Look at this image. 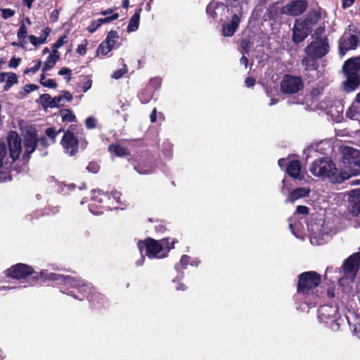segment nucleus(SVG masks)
<instances>
[{
  "mask_svg": "<svg viewBox=\"0 0 360 360\" xmlns=\"http://www.w3.org/2000/svg\"><path fill=\"white\" fill-rule=\"evenodd\" d=\"M7 140L9 157L7 155L6 145L0 142V182L11 179L10 167L13 162L19 158L22 150L21 140L16 132H10Z\"/></svg>",
  "mask_w": 360,
  "mask_h": 360,
  "instance_id": "f257e3e1",
  "label": "nucleus"
},
{
  "mask_svg": "<svg viewBox=\"0 0 360 360\" xmlns=\"http://www.w3.org/2000/svg\"><path fill=\"white\" fill-rule=\"evenodd\" d=\"M309 170L314 176L322 179L329 178L330 181L334 184L341 183L345 179H349L350 176L356 174L355 172L350 174L345 172L336 174L335 166L328 158H321L314 160L311 165Z\"/></svg>",
  "mask_w": 360,
  "mask_h": 360,
  "instance_id": "f03ea898",
  "label": "nucleus"
},
{
  "mask_svg": "<svg viewBox=\"0 0 360 360\" xmlns=\"http://www.w3.org/2000/svg\"><path fill=\"white\" fill-rule=\"evenodd\" d=\"M174 239L169 243L168 238H165L160 241L152 238H148L138 243V248L143 252L146 250V255L149 258H163L167 256V252L174 248L175 243Z\"/></svg>",
  "mask_w": 360,
  "mask_h": 360,
  "instance_id": "7ed1b4c3",
  "label": "nucleus"
},
{
  "mask_svg": "<svg viewBox=\"0 0 360 360\" xmlns=\"http://www.w3.org/2000/svg\"><path fill=\"white\" fill-rule=\"evenodd\" d=\"M347 79L344 82L346 91H354L360 83V56L347 60L343 66Z\"/></svg>",
  "mask_w": 360,
  "mask_h": 360,
  "instance_id": "20e7f679",
  "label": "nucleus"
},
{
  "mask_svg": "<svg viewBox=\"0 0 360 360\" xmlns=\"http://www.w3.org/2000/svg\"><path fill=\"white\" fill-rule=\"evenodd\" d=\"M360 267V252H356L347 259L343 265V276L339 279L342 286H349L354 281Z\"/></svg>",
  "mask_w": 360,
  "mask_h": 360,
  "instance_id": "39448f33",
  "label": "nucleus"
},
{
  "mask_svg": "<svg viewBox=\"0 0 360 360\" xmlns=\"http://www.w3.org/2000/svg\"><path fill=\"white\" fill-rule=\"evenodd\" d=\"M41 277L44 279L52 280V281H60V283L64 285H68L72 288H77L78 290L82 293H88L91 292V287L89 285H86L82 280H76L72 277H65L60 274L54 273H46V271L41 272Z\"/></svg>",
  "mask_w": 360,
  "mask_h": 360,
  "instance_id": "423d86ee",
  "label": "nucleus"
},
{
  "mask_svg": "<svg viewBox=\"0 0 360 360\" xmlns=\"http://www.w3.org/2000/svg\"><path fill=\"white\" fill-rule=\"evenodd\" d=\"M321 281L320 276L315 271L302 274L297 285V290L303 294H308L311 290L317 287Z\"/></svg>",
  "mask_w": 360,
  "mask_h": 360,
  "instance_id": "0eeeda50",
  "label": "nucleus"
},
{
  "mask_svg": "<svg viewBox=\"0 0 360 360\" xmlns=\"http://www.w3.org/2000/svg\"><path fill=\"white\" fill-rule=\"evenodd\" d=\"M328 51V45L326 39L320 37L311 42L305 48L306 55H309L314 58H321Z\"/></svg>",
  "mask_w": 360,
  "mask_h": 360,
  "instance_id": "6e6552de",
  "label": "nucleus"
},
{
  "mask_svg": "<svg viewBox=\"0 0 360 360\" xmlns=\"http://www.w3.org/2000/svg\"><path fill=\"white\" fill-rule=\"evenodd\" d=\"M303 88V82L300 77L286 75L281 82V90L284 94H295Z\"/></svg>",
  "mask_w": 360,
  "mask_h": 360,
  "instance_id": "1a4fd4ad",
  "label": "nucleus"
},
{
  "mask_svg": "<svg viewBox=\"0 0 360 360\" xmlns=\"http://www.w3.org/2000/svg\"><path fill=\"white\" fill-rule=\"evenodd\" d=\"M359 41L357 32H351L350 30L345 32L340 39L339 51L341 56H344L349 50L355 49Z\"/></svg>",
  "mask_w": 360,
  "mask_h": 360,
  "instance_id": "9d476101",
  "label": "nucleus"
},
{
  "mask_svg": "<svg viewBox=\"0 0 360 360\" xmlns=\"http://www.w3.org/2000/svg\"><path fill=\"white\" fill-rule=\"evenodd\" d=\"M60 144L64 152L70 156L74 155L78 151V141L72 132L67 131L64 134Z\"/></svg>",
  "mask_w": 360,
  "mask_h": 360,
  "instance_id": "9b49d317",
  "label": "nucleus"
},
{
  "mask_svg": "<svg viewBox=\"0 0 360 360\" xmlns=\"http://www.w3.org/2000/svg\"><path fill=\"white\" fill-rule=\"evenodd\" d=\"M34 272L32 266L25 264H15L6 271L8 276L15 279L24 278Z\"/></svg>",
  "mask_w": 360,
  "mask_h": 360,
  "instance_id": "f8f14e48",
  "label": "nucleus"
},
{
  "mask_svg": "<svg viewBox=\"0 0 360 360\" xmlns=\"http://www.w3.org/2000/svg\"><path fill=\"white\" fill-rule=\"evenodd\" d=\"M338 309L332 305H323L318 311V317L320 321L326 323H332L337 320Z\"/></svg>",
  "mask_w": 360,
  "mask_h": 360,
  "instance_id": "ddd939ff",
  "label": "nucleus"
},
{
  "mask_svg": "<svg viewBox=\"0 0 360 360\" xmlns=\"http://www.w3.org/2000/svg\"><path fill=\"white\" fill-rule=\"evenodd\" d=\"M307 7V3L304 0H295L287 4L282 8V13L290 15H298L302 13Z\"/></svg>",
  "mask_w": 360,
  "mask_h": 360,
  "instance_id": "4468645a",
  "label": "nucleus"
},
{
  "mask_svg": "<svg viewBox=\"0 0 360 360\" xmlns=\"http://www.w3.org/2000/svg\"><path fill=\"white\" fill-rule=\"evenodd\" d=\"M342 162L345 165L360 166V153L350 147H344L342 150Z\"/></svg>",
  "mask_w": 360,
  "mask_h": 360,
  "instance_id": "2eb2a0df",
  "label": "nucleus"
},
{
  "mask_svg": "<svg viewBox=\"0 0 360 360\" xmlns=\"http://www.w3.org/2000/svg\"><path fill=\"white\" fill-rule=\"evenodd\" d=\"M348 210L354 216L360 213V191H352L347 195Z\"/></svg>",
  "mask_w": 360,
  "mask_h": 360,
  "instance_id": "dca6fc26",
  "label": "nucleus"
},
{
  "mask_svg": "<svg viewBox=\"0 0 360 360\" xmlns=\"http://www.w3.org/2000/svg\"><path fill=\"white\" fill-rule=\"evenodd\" d=\"M310 31L309 27H307L304 22L298 20H296L293 29V41L295 43L302 41L307 37Z\"/></svg>",
  "mask_w": 360,
  "mask_h": 360,
  "instance_id": "f3484780",
  "label": "nucleus"
},
{
  "mask_svg": "<svg viewBox=\"0 0 360 360\" xmlns=\"http://www.w3.org/2000/svg\"><path fill=\"white\" fill-rule=\"evenodd\" d=\"M121 194L115 191L111 193V196H108V194L102 192L100 190H94L92 191V200L94 202H101L103 200V198H108L109 200H115L116 202H120Z\"/></svg>",
  "mask_w": 360,
  "mask_h": 360,
  "instance_id": "a211bd4d",
  "label": "nucleus"
},
{
  "mask_svg": "<svg viewBox=\"0 0 360 360\" xmlns=\"http://www.w3.org/2000/svg\"><path fill=\"white\" fill-rule=\"evenodd\" d=\"M240 22L239 17L235 14L232 16L231 20L229 22L225 23L223 25L222 34L226 37L232 36L236 31Z\"/></svg>",
  "mask_w": 360,
  "mask_h": 360,
  "instance_id": "6ab92c4d",
  "label": "nucleus"
},
{
  "mask_svg": "<svg viewBox=\"0 0 360 360\" xmlns=\"http://www.w3.org/2000/svg\"><path fill=\"white\" fill-rule=\"evenodd\" d=\"M286 172L290 176L295 179H302L303 176L301 172L300 162L297 160H291L289 162Z\"/></svg>",
  "mask_w": 360,
  "mask_h": 360,
  "instance_id": "aec40b11",
  "label": "nucleus"
},
{
  "mask_svg": "<svg viewBox=\"0 0 360 360\" xmlns=\"http://www.w3.org/2000/svg\"><path fill=\"white\" fill-rule=\"evenodd\" d=\"M24 145L27 154L30 155L34 151L37 146V136L34 131L27 133Z\"/></svg>",
  "mask_w": 360,
  "mask_h": 360,
  "instance_id": "412c9836",
  "label": "nucleus"
},
{
  "mask_svg": "<svg viewBox=\"0 0 360 360\" xmlns=\"http://www.w3.org/2000/svg\"><path fill=\"white\" fill-rule=\"evenodd\" d=\"M320 18V11L314 10L310 11L304 19H300L298 20L304 22L307 27H309V30H311L312 27L319 22Z\"/></svg>",
  "mask_w": 360,
  "mask_h": 360,
  "instance_id": "4be33fe9",
  "label": "nucleus"
},
{
  "mask_svg": "<svg viewBox=\"0 0 360 360\" xmlns=\"http://www.w3.org/2000/svg\"><path fill=\"white\" fill-rule=\"evenodd\" d=\"M310 188L307 187L299 188L292 191L288 198L287 201L290 202H294L295 200L307 196L309 194Z\"/></svg>",
  "mask_w": 360,
  "mask_h": 360,
  "instance_id": "5701e85b",
  "label": "nucleus"
},
{
  "mask_svg": "<svg viewBox=\"0 0 360 360\" xmlns=\"http://www.w3.org/2000/svg\"><path fill=\"white\" fill-rule=\"evenodd\" d=\"M59 58V52L57 50H53V53L48 56L46 60L44 63V67L42 68L43 72H47L52 69L56 65V62L58 60Z\"/></svg>",
  "mask_w": 360,
  "mask_h": 360,
  "instance_id": "b1692460",
  "label": "nucleus"
},
{
  "mask_svg": "<svg viewBox=\"0 0 360 360\" xmlns=\"http://www.w3.org/2000/svg\"><path fill=\"white\" fill-rule=\"evenodd\" d=\"M141 11V8L136 10L134 15L131 18L127 26L128 32H133L138 30L139 26Z\"/></svg>",
  "mask_w": 360,
  "mask_h": 360,
  "instance_id": "393cba45",
  "label": "nucleus"
},
{
  "mask_svg": "<svg viewBox=\"0 0 360 360\" xmlns=\"http://www.w3.org/2000/svg\"><path fill=\"white\" fill-rule=\"evenodd\" d=\"M346 116L353 120H360V105L354 102L347 110Z\"/></svg>",
  "mask_w": 360,
  "mask_h": 360,
  "instance_id": "a878e982",
  "label": "nucleus"
},
{
  "mask_svg": "<svg viewBox=\"0 0 360 360\" xmlns=\"http://www.w3.org/2000/svg\"><path fill=\"white\" fill-rule=\"evenodd\" d=\"M318 58H314L309 55H306L302 60V64L305 68L306 70H314L317 68L316 60Z\"/></svg>",
  "mask_w": 360,
  "mask_h": 360,
  "instance_id": "bb28decb",
  "label": "nucleus"
},
{
  "mask_svg": "<svg viewBox=\"0 0 360 360\" xmlns=\"http://www.w3.org/2000/svg\"><path fill=\"white\" fill-rule=\"evenodd\" d=\"M49 29L46 28L45 31H44V34H42L41 36H40L39 37H37L34 35H30L29 37L30 41L34 46H38L39 44H42L46 41V38L49 35Z\"/></svg>",
  "mask_w": 360,
  "mask_h": 360,
  "instance_id": "cd10ccee",
  "label": "nucleus"
},
{
  "mask_svg": "<svg viewBox=\"0 0 360 360\" xmlns=\"http://www.w3.org/2000/svg\"><path fill=\"white\" fill-rule=\"evenodd\" d=\"M109 150L113 152L119 157H124L129 155L128 150L120 145H110L109 146Z\"/></svg>",
  "mask_w": 360,
  "mask_h": 360,
  "instance_id": "c85d7f7f",
  "label": "nucleus"
},
{
  "mask_svg": "<svg viewBox=\"0 0 360 360\" xmlns=\"http://www.w3.org/2000/svg\"><path fill=\"white\" fill-rule=\"evenodd\" d=\"M4 82H6V84L4 89L8 91L13 84L18 82L16 75L13 72H8Z\"/></svg>",
  "mask_w": 360,
  "mask_h": 360,
  "instance_id": "c756f323",
  "label": "nucleus"
},
{
  "mask_svg": "<svg viewBox=\"0 0 360 360\" xmlns=\"http://www.w3.org/2000/svg\"><path fill=\"white\" fill-rule=\"evenodd\" d=\"M119 39V35L115 31H110L108 32L105 40L104 41L108 45H109L111 48L113 49L115 44L117 43Z\"/></svg>",
  "mask_w": 360,
  "mask_h": 360,
  "instance_id": "7c9ffc66",
  "label": "nucleus"
},
{
  "mask_svg": "<svg viewBox=\"0 0 360 360\" xmlns=\"http://www.w3.org/2000/svg\"><path fill=\"white\" fill-rule=\"evenodd\" d=\"M60 115L62 117L63 121L72 122L76 120V117L72 112L68 109H63L60 112Z\"/></svg>",
  "mask_w": 360,
  "mask_h": 360,
  "instance_id": "2f4dec72",
  "label": "nucleus"
},
{
  "mask_svg": "<svg viewBox=\"0 0 360 360\" xmlns=\"http://www.w3.org/2000/svg\"><path fill=\"white\" fill-rule=\"evenodd\" d=\"M61 131L60 129L56 131L55 129L49 127L46 129V135L50 139V143H54L56 142V138L58 134Z\"/></svg>",
  "mask_w": 360,
  "mask_h": 360,
  "instance_id": "473e14b6",
  "label": "nucleus"
},
{
  "mask_svg": "<svg viewBox=\"0 0 360 360\" xmlns=\"http://www.w3.org/2000/svg\"><path fill=\"white\" fill-rule=\"evenodd\" d=\"M112 48H111L108 44H106L105 41H103L98 46L97 49V54L98 55H103L105 56L109 52L112 51Z\"/></svg>",
  "mask_w": 360,
  "mask_h": 360,
  "instance_id": "72a5a7b5",
  "label": "nucleus"
},
{
  "mask_svg": "<svg viewBox=\"0 0 360 360\" xmlns=\"http://www.w3.org/2000/svg\"><path fill=\"white\" fill-rule=\"evenodd\" d=\"M53 98L49 94H43L40 96V101L44 108H50Z\"/></svg>",
  "mask_w": 360,
  "mask_h": 360,
  "instance_id": "f704fd0d",
  "label": "nucleus"
},
{
  "mask_svg": "<svg viewBox=\"0 0 360 360\" xmlns=\"http://www.w3.org/2000/svg\"><path fill=\"white\" fill-rule=\"evenodd\" d=\"M64 104L63 96H58L53 98L52 104L50 105V108H57Z\"/></svg>",
  "mask_w": 360,
  "mask_h": 360,
  "instance_id": "c9c22d12",
  "label": "nucleus"
},
{
  "mask_svg": "<svg viewBox=\"0 0 360 360\" xmlns=\"http://www.w3.org/2000/svg\"><path fill=\"white\" fill-rule=\"evenodd\" d=\"M27 27H26L25 25L24 24V21H22L21 25L18 32V37L19 39H25L27 37Z\"/></svg>",
  "mask_w": 360,
  "mask_h": 360,
  "instance_id": "e433bc0d",
  "label": "nucleus"
},
{
  "mask_svg": "<svg viewBox=\"0 0 360 360\" xmlns=\"http://www.w3.org/2000/svg\"><path fill=\"white\" fill-rule=\"evenodd\" d=\"M41 61L37 60L35 62V65L32 68H27V69L25 70L24 74L28 75L30 73H35L37 71H38L39 70V68H41Z\"/></svg>",
  "mask_w": 360,
  "mask_h": 360,
  "instance_id": "4c0bfd02",
  "label": "nucleus"
},
{
  "mask_svg": "<svg viewBox=\"0 0 360 360\" xmlns=\"http://www.w3.org/2000/svg\"><path fill=\"white\" fill-rule=\"evenodd\" d=\"M119 18V14L115 13H113L112 15L104 18H100L98 19L101 25H103L104 23L110 22L112 20H115Z\"/></svg>",
  "mask_w": 360,
  "mask_h": 360,
  "instance_id": "58836bf2",
  "label": "nucleus"
},
{
  "mask_svg": "<svg viewBox=\"0 0 360 360\" xmlns=\"http://www.w3.org/2000/svg\"><path fill=\"white\" fill-rule=\"evenodd\" d=\"M97 120L94 117H89L86 120V127L88 129H94L96 127Z\"/></svg>",
  "mask_w": 360,
  "mask_h": 360,
  "instance_id": "ea45409f",
  "label": "nucleus"
},
{
  "mask_svg": "<svg viewBox=\"0 0 360 360\" xmlns=\"http://www.w3.org/2000/svg\"><path fill=\"white\" fill-rule=\"evenodd\" d=\"M127 72V67L126 65H124V68H121L120 70H117L116 71L114 72L113 75H112V77L114 79H120V77H122L125 73Z\"/></svg>",
  "mask_w": 360,
  "mask_h": 360,
  "instance_id": "a19ab883",
  "label": "nucleus"
},
{
  "mask_svg": "<svg viewBox=\"0 0 360 360\" xmlns=\"http://www.w3.org/2000/svg\"><path fill=\"white\" fill-rule=\"evenodd\" d=\"M66 37L63 36L58 39L53 44V50H57L58 49L60 48L62 46H63L64 44L66 43Z\"/></svg>",
  "mask_w": 360,
  "mask_h": 360,
  "instance_id": "79ce46f5",
  "label": "nucleus"
},
{
  "mask_svg": "<svg viewBox=\"0 0 360 360\" xmlns=\"http://www.w3.org/2000/svg\"><path fill=\"white\" fill-rule=\"evenodd\" d=\"M2 17L4 19H8L15 14V11L10 8H4L1 10Z\"/></svg>",
  "mask_w": 360,
  "mask_h": 360,
  "instance_id": "37998d69",
  "label": "nucleus"
},
{
  "mask_svg": "<svg viewBox=\"0 0 360 360\" xmlns=\"http://www.w3.org/2000/svg\"><path fill=\"white\" fill-rule=\"evenodd\" d=\"M101 25L99 21L94 20L91 22V25L88 27V31L91 33L94 32Z\"/></svg>",
  "mask_w": 360,
  "mask_h": 360,
  "instance_id": "c03bdc74",
  "label": "nucleus"
},
{
  "mask_svg": "<svg viewBox=\"0 0 360 360\" xmlns=\"http://www.w3.org/2000/svg\"><path fill=\"white\" fill-rule=\"evenodd\" d=\"M42 85L49 88H56L57 84L55 80L52 79H48L47 80L42 81Z\"/></svg>",
  "mask_w": 360,
  "mask_h": 360,
  "instance_id": "a18cd8bd",
  "label": "nucleus"
},
{
  "mask_svg": "<svg viewBox=\"0 0 360 360\" xmlns=\"http://www.w3.org/2000/svg\"><path fill=\"white\" fill-rule=\"evenodd\" d=\"M71 70L68 68H63L59 72L60 75H67L66 80L69 82L70 80Z\"/></svg>",
  "mask_w": 360,
  "mask_h": 360,
  "instance_id": "49530a36",
  "label": "nucleus"
},
{
  "mask_svg": "<svg viewBox=\"0 0 360 360\" xmlns=\"http://www.w3.org/2000/svg\"><path fill=\"white\" fill-rule=\"evenodd\" d=\"M86 169L92 173H96L99 170V166L97 163L90 162Z\"/></svg>",
  "mask_w": 360,
  "mask_h": 360,
  "instance_id": "de8ad7c7",
  "label": "nucleus"
},
{
  "mask_svg": "<svg viewBox=\"0 0 360 360\" xmlns=\"http://www.w3.org/2000/svg\"><path fill=\"white\" fill-rule=\"evenodd\" d=\"M337 108H338V115H335L333 114V108H330V110H329V112L330 113V115H331V116H332V117H336L335 120H336L337 122H338V121H339V117H340V113H342V111H343V107H342V105L341 104H339V105L337 106Z\"/></svg>",
  "mask_w": 360,
  "mask_h": 360,
  "instance_id": "09e8293b",
  "label": "nucleus"
},
{
  "mask_svg": "<svg viewBox=\"0 0 360 360\" xmlns=\"http://www.w3.org/2000/svg\"><path fill=\"white\" fill-rule=\"evenodd\" d=\"M77 53L82 56L85 55L86 53V45L79 44L77 49Z\"/></svg>",
  "mask_w": 360,
  "mask_h": 360,
  "instance_id": "8fccbe9b",
  "label": "nucleus"
},
{
  "mask_svg": "<svg viewBox=\"0 0 360 360\" xmlns=\"http://www.w3.org/2000/svg\"><path fill=\"white\" fill-rule=\"evenodd\" d=\"M20 62V58H13L10 61H9V67L11 68H16L19 63Z\"/></svg>",
  "mask_w": 360,
  "mask_h": 360,
  "instance_id": "3c124183",
  "label": "nucleus"
},
{
  "mask_svg": "<svg viewBox=\"0 0 360 360\" xmlns=\"http://www.w3.org/2000/svg\"><path fill=\"white\" fill-rule=\"evenodd\" d=\"M297 212L302 214H307L308 213V208L305 206H297Z\"/></svg>",
  "mask_w": 360,
  "mask_h": 360,
  "instance_id": "603ef678",
  "label": "nucleus"
},
{
  "mask_svg": "<svg viewBox=\"0 0 360 360\" xmlns=\"http://www.w3.org/2000/svg\"><path fill=\"white\" fill-rule=\"evenodd\" d=\"M245 85H246L248 87H250V86H252L255 84V79H254V78H252V77H247V78L245 79Z\"/></svg>",
  "mask_w": 360,
  "mask_h": 360,
  "instance_id": "864d4df0",
  "label": "nucleus"
},
{
  "mask_svg": "<svg viewBox=\"0 0 360 360\" xmlns=\"http://www.w3.org/2000/svg\"><path fill=\"white\" fill-rule=\"evenodd\" d=\"M92 84V81L91 79H88L84 84L82 87L83 91L86 92L91 87Z\"/></svg>",
  "mask_w": 360,
  "mask_h": 360,
  "instance_id": "5fc2aeb1",
  "label": "nucleus"
},
{
  "mask_svg": "<svg viewBox=\"0 0 360 360\" xmlns=\"http://www.w3.org/2000/svg\"><path fill=\"white\" fill-rule=\"evenodd\" d=\"M63 96V101L65 100L67 101H70L72 99V96L71 94L68 91H63V94L61 95Z\"/></svg>",
  "mask_w": 360,
  "mask_h": 360,
  "instance_id": "6e6d98bb",
  "label": "nucleus"
},
{
  "mask_svg": "<svg viewBox=\"0 0 360 360\" xmlns=\"http://www.w3.org/2000/svg\"><path fill=\"white\" fill-rule=\"evenodd\" d=\"M189 261L190 258L188 256L184 255L182 256L180 263L183 266H185L188 263Z\"/></svg>",
  "mask_w": 360,
  "mask_h": 360,
  "instance_id": "4d7b16f0",
  "label": "nucleus"
},
{
  "mask_svg": "<svg viewBox=\"0 0 360 360\" xmlns=\"http://www.w3.org/2000/svg\"><path fill=\"white\" fill-rule=\"evenodd\" d=\"M35 89H37V86L34 85V84H29V85H26L25 86V90L27 92H30V91H34Z\"/></svg>",
  "mask_w": 360,
  "mask_h": 360,
  "instance_id": "13d9d810",
  "label": "nucleus"
},
{
  "mask_svg": "<svg viewBox=\"0 0 360 360\" xmlns=\"http://www.w3.org/2000/svg\"><path fill=\"white\" fill-rule=\"evenodd\" d=\"M89 210L91 212H92L94 214H100L103 213V211L101 210H96L94 209V205L93 204H91L89 206Z\"/></svg>",
  "mask_w": 360,
  "mask_h": 360,
  "instance_id": "bf43d9fd",
  "label": "nucleus"
},
{
  "mask_svg": "<svg viewBox=\"0 0 360 360\" xmlns=\"http://www.w3.org/2000/svg\"><path fill=\"white\" fill-rule=\"evenodd\" d=\"M355 335L360 338V321L355 325L354 328Z\"/></svg>",
  "mask_w": 360,
  "mask_h": 360,
  "instance_id": "052dcab7",
  "label": "nucleus"
},
{
  "mask_svg": "<svg viewBox=\"0 0 360 360\" xmlns=\"http://www.w3.org/2000/svg\"><path fill=\"white\" fill-rule=\"evenodd\" d=\"M354 2V0H342V4L343 7H349Z\"/></svg>",
  "mask_w": 360,
  "mask_h": 360,
  "instance_id": "680f3d73",
  "label": "nucleus"
},
{
  "mask_svg": "<svg viewBox=\"0 0 360 360\" xmlns=\"http://www.w3.org/2000/svg\"><path fill=\"white\" fill-rule=\"evenodd\" d=\"M150 121L152 122H156V109L154 108L152 114L150 115Z\"/></svg>",
  "mask_w": 360,
  "mask_h": 360,
  "instance_id": "e2e57ef3",
  "label": "nucleus"
},
{
  "mask_svg": "<svg viewBox=\"0 0 360 360\" xmlns=\"http://www.w3.org/2000/svg\"><path fill=\"white\" fill-rule=\"evenodd\" d=\"M310 242L311 244L313 245H321V242H319L317 240H316V238L315 236H313L310 238Z\"/></svg>",
  "mask_w": 360,
  "mask_h": 360,
  "instance_id": "0e129e2a",
  "label": "nucleus"
},
{
  "mask_svg": "<svg viewBox=\"0 0 360 360\" xmlns=\"http://www.w3.org/2000/svg\"><path fill=\"white\" fill-rule=\"evenodd\" d=\"M248 60L245 56H243L240 58V63L243 64L245 67L248 65Z\"/></svg>",
  "mask_w": 360,
  "mask_h": 360,
  "instance_id": "69168bd1",
  "label": "nucleus"
},
{
  "mask_svg": "<svg viewBox=\"0 0 360 360\" xmlns=\"http://www.w3.org/2000/svg\"><path fill=\"white\" fill-rule=\"evenodd\" d=\"M6 75L7 73L0 72V82H3L5 81Z\"/></svg>",
  "mask_w": 360,
  "mask_h": 360,
  "instance_id": "338daca9",
  "label": "nucleus"
},
{
  "mask_svg": "<svg viewBox=\"0 0 360 360\" xmlns=\"http://www.w3.org/2000/svg\"><path fill=\"white\" fill-rule=\"evenodd\" d=\"M285 162L286 161H285V159H280L278 160V165L282 168V167H283L286 165Z\"/></svg>",
  "mask_w": 360,
  "mask_h": 360,
  "instance_id": "774afa93",
  "label": "nucleus"
}]
</instances>
